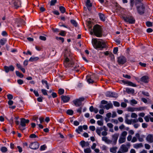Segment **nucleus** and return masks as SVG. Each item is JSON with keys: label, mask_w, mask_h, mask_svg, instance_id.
Returning <instances> with one entry per match:
<instances>
[{"label": "nucleus", "mask_w": 153, "mask_h": 153, "mask_svg": "<svg viewBox=\"0 0 153 153\" xmlns=\"http://www.w3.org/2000/svg\"><path fill=\"white\" fill-rule=\"evenodd\" d=\"M92 43L94 48L96 49H100L101 50H102L103 49L106 47V45L105 42L98 41L96 39H92Z\"/></svg>", "instance_id": "f257e3e1"}, {"label": "nucleus", "mask_w": 153, "mask_h": 153, "mask_svg": "<svg viewBox=\"0 0 153 153\" xmlns=\"http://www.w3.org/2000/svg\"><path fill=\"white\" fill-rule=\"evenodd\" d=\"M94 34L97 37H102V29L100 25L96 24L93 27V29Z\"/></svg>", "instance_id": "f03ea898"}, {"label": "nucleus", "mask_w": 153, "mask_h": 153, "mask_svg": "<svg viewBox=\"0 0 153 153\" xmlns=\"http://www.w3.org/2000/svg\"><path fill=\"white\" fill-rule=\"evenodd\" d=\"M29 120H26L24 118H21L20 124L19 127V129L21 130H23L25 129V127L26 126V124L28 123L29 122Z\"/></svg>", "instance_id": "7ed1b4c3"}, {"label": "nucleus", "mask_w": 153, "mask_h": 153, "mask_svg": "<svg viewBox=\"0 0 153 153\" xmlns=\"http://www.w3.org/2000/svg\"><path fill=\"white\" fill-rule=\"evenodd\" d=\"M123 18L125 21L128 22L129 24H132L135 23V19L132 16H123Z\"/></svg>", "instance_id": "20e7f679"}, {"label": "nucleus", "mask_w": 153, "mask_h": 153, "mask_svg": "<svg viewBox=\"0 0 153 153\" xmlns=\"http://www.w3.org/2000/svg\"><path fill=\"white\" fill-rule=\"evenodd\" d=\"M85 98L84 97H80L79 99H76L73 101V102L76 107L82 105V102L84 101Z\"/></svg>", "instance_id": "39448f33"}, {"label": "nucleus", "mask_w": 153, "mask_h": 153, "mask_svg": "<svg viewBox=\"0 0 153 153\" xmlns=\"http://www.w3.org/2000/svg\"><path fill=\"white\" fill-rule=\"evenodd\" d=\"M126 62V58L123 56H121L118 58L117 62L119 64L123 65Z\"/></svg>", "instance_id": "423d86ee"}, {"label": "nucleus", "mask_w": 153, "mask_h": 153, "mask_svg": "<svg viewBox=\"0 0 153 153\" xmlns=\"http://www.w3.org/2000/svg\"><path fill=\"white\" fill-rule=\"evenodd\" d=\"M39 146V143L36 142L32 143L29 146L30 148L33 149H38Z\"/></svg>", "instance_id": "0eeeda50"}, {"label": "nucleus", "mask_w": 153, "mask_h": 153, "mask_svg": "<svg viewBox=\"0 0 153 153\" xmlns=\"http://www.w3.org/2000/svg\"><path fill=\"white\" fill-rule=\"evenodd\" d=\"M119 136L118 133H115L112 136V140L113 141L112 143L113 145H115L116 144L117 140Z\"/></svg>", "instance_id": "6e6552de"}, {"label": "nucleus", "mask_w": 153, "mask_h": 153, "mask_svg": "<svg viewBox=\"0 0 153 153\" xmlns=\"http://www.w3.org/2000/svg\"><path fill=\"white\" fill-rule=\"evenodd\" d=\"M4 68L5 71L7 73H8L9 71H13L14 69V68L12 65H10L9 66H5Z\"/></svg>", "instance_id": "1a4fd4ad"}, {"label": "nucleus", "mask_w": 153, "mask_h": 153, "mask_svg": "<svg viewBox=\"0 0 153 153\" xmlns=\"http://www.w3.org/2000/svg\"><path fill=\"white\" fill-rule=\"evenodd\" d=\"M137 9L138 12L140 14L142 15L144 13L145 7L143 5L137 7Z\"/></svg>", "instance_id": "9d476101"}, {"label": "nucleus", "mask_w": 153, "mask_h": 153, "mask_svg": "<svg viewBox=\"0 0 153 153\" xmlns=\"http://www.w3.org/2000/svg\"><path fill=\"white\" fill-rule=\"evenodd\" d=\"M106 97H117L116 94L113 92L110 91L106 92Z\"/></svg>", "instance_id": "9b49d317"}, {"label": "nucleus", "mask_w": 153, "mask_h": 153, "mask_svg": "<svg viewBox=\"0 0 153 153\" xmlns=\"http://www.w3.org/2000/svg\"><path fill=\"white\" fill-rule=\"evenodd\" d=\"M61 98L62 100L64 103L68 102L70 100V97H69L66 96L62 95L61 97Z\"/></svg>", "instance_id": "f8f14e48"}, {"label": "nucleus", "mask_w": 153, "mask_h": 153, "mask_svg": "<svg viewBox=\"0 0 153 153\" xmlns=\"http://www.w3.org/2000/svg\"><path fill=\"white\" fill-rule=\"evenodd\" d=\"M121 82L124 84H127L129 86L134 87H136L137 86V85L133 83L132 82L130 81H125L124 80H122Z\"/></svg>", "instance_id": "ddd939ff"}, {"label": "nucleus", "mask_w": 153, "mask_h": 153, "mask_svg": "<svg viewBox=\"0 0 153 153\" xmlns=\"http://www.w3.org/2000/svg\"><path fill=\"white\" fill-rule=\"evenodd\" d=\"M149 77L147 76H142L140 79V81L142 82L146 83H148L149 81Z\"/></svg>", "instance_id": "4468645a"}, {"label": "nucleus", "mask_w": 153, "mask_h": 153, "mask_svg": "<svg viewBox=\"0 0 153 153\" xmlns=\"http://www.w3.org/2000/svg\"><path fill=\"white\" fill-rule=\"evenodd\" d=\"M21 1L20 0H15L14 2V6L15 8L17 9L21 6Z\"/></svg>", "instance_id": "2eb2a0df"}, {"label": "nucleus", "mask_w": 153, "mask_h": 153, "mask_svg": "<svg viewBox=\"0 0 153 153\" xmlns=\"http://www.w3.org/2000/svg\"><path fill=\"white\" fill-rule=\"evenodd\" d=\"M74 65V62L72 61H70L69 63H64V65L66 68L73 67Z\"/></svg>", "instance_id": "dca6fc26"}, {"label": "nucleus", "mask_w": 153, "mask_h": 153, "mask_svg": "<svg viewBox=\"0 0 153 153\" xmlns=\"http://www.w3.org/2000/svg\"><path fill=\"white\" fill-rule=\"evenodd\" d=\"M146 139L150 143L153 142V136L152 134H149L146 137Z\"/></svg>", "instance_id": "f3484780"}, {"label": "nucleus", "mask_w": 153, "mask_h": 153, "mask_svg": "<svg viewBox=\"0 0 153 153\" xmlns=\"http://www.w3.org/2000/svg\"><path fill=\"white\" fill-rule=\"evenodd\" d=\"M121 149L122 151L124 152H126L128 150V148L124 144H123L121 146Z\"/></svg>", "instance_id": "a211bd4d"}, {"label": "nucleus", "mask_w": 153, "mask_h": 153, "mask_svg": "<svg viewBox=\"0 0 153 153\" xmlns=\"http://www.w3.org/2000/svg\"><path fill=\"white\" fill-rule=\"evenodd\" d=\"M126 91L128 94H133L134 92V90L133 89L129 88H126Z\"/></svg>", "instance_id": "6ab92c4d"}, {"label": "nucleus", "mask_w": 153, "mask_h": 153, "mask_svg": "<svg viewBox=\"0 0 153 153\" xmlns=\"http://www.w3.org/2000/svg\"><path fill=\"white\" fill-rule=\"evenodd\" d=\"M98 15L101 20L103 21H105V17L104 14L101 13H99L98 14Z\"/></svg>", "instance_id": "aec40b11"}, {"label": "nucleus", "mask_w": 153, "mask_h": 153, "mask_svg": "<svg viewBox=\"0 0 153 153\" xmlns=\"http://www.w3.org/2000/svg\"><path fill=\"white\" fill-rule=\"evenodd\" d=\"M143 146L142 143H137L134 145V147L135 149H138L139 148L143 147Z\"/></svg>", "instance_id": "412c9836"}, {"label": "nucleus", "mask_w": 153, "mask_h": 153, "mask_svg": "<svg viewBox=\"0 0 153 153\" xmlns=\"http://www.w3.org/2000/svg\"><path fill=\"white\" fill-rule=\"evenodd\" d=\"M82 126H78V128L76 129V131L78 134H80V132L82 131Z\"/></svg>", "instance_id": "4be33fe9"}, {"label": "nucleus", "mask_w": 153, "mask_h": 153, "mask_svg": "<svg viewBox=\"0 0 153 153\" xmlns=\"http://www.w3.org/2000/svg\"><path fill=\"white\" fill-rule=\"evenodd\" d=\"M105 108L107 110H108L110 108H112L113 106L112 103L107 104L106 105H105Z\"/></svg>", "instance_id": "5701e85b"}, {"label": "nucleus", "mask_w": 153, "mask_h": 153, "mask_svg": "<svg viewBox=\"0 0 153 153\" xmlns=\"http://www.w3.org/2000/svg\"><path fill=\"white\" fill-rule=\"evenodd\" d=\"M117 147H114L111 148H110V152L112 153H116L117 152Z\"/></svg>", "instance_id": "b1692460"}, {"label": "nucleus", "mask_w": 153, "mask_h": 153, "mask_svg": "<svg viewBox=\"0 0 153 153\" xmlns=\"http://www.w3.org/2000/svg\"><path fill=\"white\" fill-rule=\"evenodd\" d=\"M59 10L62 13H64L65 12L66 9L65 8L62 6L59 7Z\"/></svg>", "instance_id": "393cba45"}, {"label": "nucleus", "mask_w": 153, "mask_h": 153, "mask_svg": "<svg viewBox=\"0 0 153 153\" xmlns=\"http://www.w3.org/2000/svg\"><path fill=\"white\" fill-rule=\"evenodd\" d=\"M16 74L17 76H18L20 78H23L24 76L19 71H16Z\"/></svg>", "instance_id": "a878e982"}, {"label": "nucleus", "mask_w": 153, "mask_h": 153, "mask_svg": "<svg viewBox=\"0 0 153 153\" xmlns=\"http://www.w3.org/2000/svg\"><path fill=\"white\" fill-rule=\"evenodd\" d=\"M126 141L125 137H120L119 140V143H122Z\"/></svg>", "instance_id": "bb28decb"}, {"label": "nucleus", "mask_w": 153, "mask_h": 153, "mask_svg": "<svg viewBox=\"0 0 153 153\" xmlns=\"http://www.w3.org/2000/svg\"><path fill=\"white\" fill-rule=\"evenodd\" d=\"M39 58L38 57H31L29 59V61L30 62H33L35 61H36L38 60Z\"/></svg>", "instance_id": "cd10ccee"}, {"label": "nucleus", "mask_w": 153, "mask_h": 153, "mask_svg": "<svg viewBox=\"0 0 153 153\" xmlns=\"http://www.w3.org/2000/svg\"><path fill=\"white\" fill-rule=\"evenodd\" d=\"M85 5L87 7H92V4L90 2V0H87L85 3Z\"/></svg>", "instance_id": "c85d7f7f"}, {"label": "nucleus", "mask_w": 153, "mask_h": 153, "mask_svg": "<svg viewBox=\"0 0 153 153\" xmlns=\"http://www.w3.org/2000/svg\"><path fill=\"white\" fill-rule=\"evenodd\" d=\"M125 123L128 124H131L132 123V120H128L126 116V118L125 120Z\"/></svg>", "instance_id": "c756f323"}, {"label": "nucleus", "mask_w": 153, "mask_h": 153, "mask_svg": "<svg viewBox=\"0 0 153 153\" xmlns=\"http://www.w3.org/2000/svg\"><path fill=\"white\" fill-rule=\"evenodd\" d=\"M71 22L75 27H76L77 26V23L75 20H73V19L71 20Z\"/></svg>", "instance_id": "7c9ffc66"}, {"label": "nucleus", "mask_w": 153, "mask_h": 153, "mask_svg": "<svg viewBox=\"0 0 153 153\" xmlns=\"http://www.w3.org/2000/svg\"><path fill=\"white\" fill-rule=\"evenodd\" d=\"M6 40L4 38L0 40V44L2 45H4L5 43Z\"/></svg>", "instance_id": "2f4dec72"}, {"label": "nucleus", "mask_w": 153, "mask_h": 153, "mask_svg": "<svg viewBox=\"0 0 153 153\" xmlns=\"http://www.w3.org/2000/svg\"><path fill=\"white\" fill-rule=\"evenodd\" d=\"M64 90L62 88H60L59 89L58 94L60 95H62L64 93Z\"/></svg>", "instance_id": "473e14b6"}, {"label": "nucleus", "mask_w": 153, "mask_h": 153, "mask_svg": "<svg viewBox=\"0 0 153 153\" xmlns=\"http://www.w3.org/2000/svg\"><path fill=\"white\" fill-rule=\"evenodd\" d=\"M109 56L110 57L112 61L114 60V56L112 53L110 52Z\"/></svg>", "instance_id": "72a5a7b5"}, {"label": "nucleus", "mask_w": 153, "mask_h": 153, "mask_svg": "<svg viewBox=\"0 0 153 153\" xmlns=\"http://www.w3.org/2000/svg\"><path fill=\"white\" fill-rule=\"evenodd\" d=\"M66 32L65 31L61 30L60 32L59 33V34L62 36H65Z\"/></svg>", "instance_id": "f704fd0d"}, {"label": "nucleus", "mask_w": 153, "mask_h": 153, "mask_svg": "<svg viewBox=\"0 0 153 153\" xmlns=\"http://www.w3.org/2000/svg\"><path fill=\"white\" fill-rule=\"evenodd\" d=\"M74 113L73 111L72 110H68L67 111L66 113L69 115H72Z\"/></svg>", "instance_id": "c9c22d12"}, {"label": "nucleus", "mask_w": 153, "mask_h": 153, "mask_svg": "<svg viewBox=\"0 0 153 153\" xmlns=\"http://www.w3.org/2000/svg\"><path fill=\"white\" fill-rule=\"evenodd\" d=\"M1 150L3 152H5L7 151V149L5 147H2L1 148Z\"/></svg>", "instance_id": "e433bc0d"}, {"label": "nucleus", "mask_w": 153, "mask_h": 153, "mask_svg": "<svg viewBox=\"0 0 153 153\" xmlns=\"http://www.w3.org/2000/svg\"><path fill=\"white\" fill-rule=\"evenodd\" d=\"M84 152L85 153H91V150L90 148H87L84 150Z\"/></svg>", "instance_id": "4c0bfd02"}, {"label": "nucleus", "mask_w": 153, "mask_h": 153, "mask_svg": "<svg viewBox=\"0 0 153 153\" xmlns=\"http://www.w3.org/2000/svg\"><path fill=\"white\" fill-rule=\"evenodd\" d=\"M146 25L148 27H151L152 26V22L149 21L146 22Z\"/></svg>", "instance_id": "58836bf2"}, {"label": "nucleus", "mask_w": 153, "mask_h": 153, "mask_svg": "<svg viewBox=\"0 0 153 153\" xmlns=\"http://www.w3.org/2000/svg\"><path fill=\"white\" fill-rule=\"evenodd\" d=\"M57 2V0H52L50 2V5L53 6Z\"/></svg>", "instance_id": "ea45409f"}, {"label": "nucleus", "mask_w": 153, "mask_h": 153, "mask_svg": "<svg viewBox=\"0 0 153 153\" xmlns=\"http://www.w3.org/2000/svg\"><path fill=\"white\" fill-rule=\"evenodd\" d=\"M86 143L84 140H82L80 142V144L82 147H83L85 146Z\"/></svg>", "instance_id": "a19ab883"}, {"label": "nucleus", "mask_w": 153, "mask_h": 153, "mask_svg": "<svg viewBox=\"0 0 153 153\" xmlns=\"http://www.w3.org/2000/svg\"><path fill=\"white\" fill-rule=\"evenodd\" d=\"M41 91L44 95H48L47 91L45 89H42L41 90Z\"/></svg>", "instance_id": "79ce46f5"}, {"label": "nucleus", "mask_w": 153, "mask_h": 153, "mask_svg": "<svg viewBox=\"0 0 153 153\" xmlns=\"http://www.w3.org/2000/svg\"><path fill=\"white\" fill-rule=\"evenodd\" d=\"M56 39L57 40H61L62 43H63L64 41V38L63 37H56Z\"/></svg>", "instance_id": "37998d69"}, {"label": "nucleus", "mask_w": 153, "mask_h": 153, "mask_svg": "<svg viewBox=\"0 0 153 153\" xmlns=\"http://www.w3.org/2000/svg\"><path fill=\"white\" fill-rule=\"evenodd\" d=\"M136 109V108H133L132 107H128V111L131 112H133Z\"/></svg>", "instance_id": "c03bdc74"}, {"label": "nucleus", "mask_w": 153, "mask_h": 153, "mask_svg": "<svg viewBox=\"0 0 153 153\" xmlns=\"http://www.w3.org/2000/svg\"><path fill=\"white\" fill-rule=\"evenodd\" d=\"M29 137L30 138H38V137L36 136L35 134H31L29 136Z\"/></svg>", "instance_id": "a18cd8bd"}, {"label": "nucleus", "mask_w": 153, "mask_h": 153, "mask_svg": "<svg viewBox=\"0 0 153 153\" xmlns=\"http://www.w3.org/2000/svg\"><path fill=\"white\" fill-rule=\"evenodd\" d=\"M113 104L114 106L116 107H119L120 105V103L117 101H113Z\"/></svg>", "instance_id": "49530a36"}, {"label": "nucleus", "mask_w": 153, "mask_h": 153, "mask_svg": "<svg viewBox=\"0 0 153 153\" xmlns=\"http://www.w3.org/2000/svg\"><path fill=\"white\" fill-rule=\"evenodd\" d=\"M52 29L54 33H57L59 32V30L58 28H53Z\"/></svg>", "instance_id": "de8ad7c7"}, {"label": "nucleus", "mask_w": 153, "mask_h": 153, "mask_svg": "<svg viewBox=\"0 0 153 153\" xmlns=\"http://www.w3.org/2000/svg\"><path fill=\"white\" fill-rule=\"evenodd\" d=\"M144 137V136H142L141 137H140L138 139L139 141L142 142L144 141L143 138Z\"/></svg>", "instance_id": "09e8293b"}, {"label": "nucleus", "mask_w": 153, "mask_h": 153, "mask_svg": "<svg viewBox=\"0 0 153 153\" xmlns=\"http://www.w3.org/2000/svg\"><path fill=\"white\" fill-rule=\"evenodd\" d=\"M134 3V0H130V6L131 8L133 7Z\"/></svg>", "instance_id": "8fccbe9b"}, {"label": "nucleus", "mask_w": 153, "mask_h": 153, "mask_svg": "<svg viewBox=\"0 0 153 153\" xmlns=\"http://www.w3.org/2000/svg\"><path fill=\"white\" fill-rule=\"evenodd\" d=\"M17 82L19 85H22L24 82L21 79H19L17 80Z\"/></svg>", "instance_id": "3c124183"}, {"label": "nucleus", "mask_w": 153, "mask_h": 153, "mask_svg": "<svg viewBox=\"0 0 153 153\" xmlns=\"http://www.w3.org/2000/svg\"><path fill=\"white\" fill-rule=\"evenodd\" d=\"M39 38L42 40L45 41L46 39V38L45 37L42 36H39Z\"/></svg>", "instance_id": "603ef678"}, {"label": "nucleus", "mask_w": 153, "mask_h": 153, "mask_svg": "<svg viewBox=\"0 0 153 153\" xmlns=\"http://www.w3.org/2000/svg\"><path fill=\"white\" fill-rule=\"evenodd\" d=\"M87 82L89 83H93L94 82V81L91 78H89L87 79Z\"/></svg>", "instance_id": "864d4df0"}, {"label": "nucleus", "mask_w": 153, "mask_h": 153, "mask_svg": "<svg viewBox=\"0 0 153 153\" xmlns=\"http://www.w3.org/2000/svg\"><path fill=\"white\" fill-rule=\"evenodd\" d=\"M142 94L144 96H147V97H149V95L148 92H145L144 91H142Z\"/></svg>", "instance_id": "5fc2aeb1"}, {"label": "nucleus", "mask_w": 153, "mask_h": 153, "mask_svg": "<svg viewBox=\"0 0 153 153\" xmlns=\"http://www.w3.org/2000/svg\"><path fill=\"white\" fill-rule=\"evenodd\" d=\"M118 51V48L117 47L114 48L113 49V53L114 54H116L117 53Z\"/></svg>", "instance_id": "6e6d98bb"}, {"label": "nucleus", "mask_w": 153, "mask_h": 153, "mask_svg": "<svg viewBox=\"0 0 153 153\" xmlns=\"http://www.w3.org/2000/svg\"><path fill=\"white\" fill-rule=\"evenodd\" d=\"M46 148V146L45 145H43L41 146L40 150H44Z\"/></svg>", "instance_id": "4d7b16f0"}, {"label": "nucleus", "mask_w": 153, "mask_h": 153, "mask_svg": "<svg viewBox=\"0 0 153 153\" xmlns=\"http://www.w3.org/2000/svg\"><path fill=\"white\" fill-rule=\"evenodd\" d=\"M108 140V139L107 137H102V140L104 141H105L106 143Z\"/></svg>", "instance_id": "13d9d810"}, {"label": "nucleus", "mask_w": 153, "mask_h": 153, "mask_svg": "<svg viewBox=\"0 0 153 153\" xmlns=\"http://www.w3.org/2000/svg\"><path fill=\"white\" fill-rule=\"evenodd\" d=\"M127 134V132L126 131H123L121 135V136L122 137H125L126 136Z\"/></svg>", "instance_id": "bf43d9fd"}, {"label": "nucleus", "mask_w": 153, "mask_h": 153, "mask_svg": "<svg viewBox=\"0 0 153 153\" xmlns=\"http://www.w3.org/2000/svg\"><path fill=\"white\" fill-rule=\"evenodd\" d=\"M131 103L132 104H136L137 103V102L134 99L131 100L130 101Z\"/></svg>", "instance_id": "052dcab7"}, {"label": "nucleus", "mask_w": 153, "mask_h": 153, "mask_svg": "<svg viewBox=\"0 0 153 153\" xmlns=\"http://www.w3.org/2000/svg\"><path fill=\"white\" fill-rule=\"evenodd\" d=\"M139 64L141 66L144 67H145L146 65V63H143L141 62H139Z\"/></svg>", "instance_id": "680f3d73"}, {"label": "nucleus", "mask_w": 153, "mask_h": 153, "mask_svg": "<svg viewBox=\"0 0 153 153\" xmlns=\"http://www.w3.org/2000/svg\"><path fill=\"white\" fill-rule=\"evenodd\" d=\"M7 98L9 100H11L13 98V95L11 94H8L7 95Z\"/></svg>", "instance_id": "e2e57ef3"}, {"label": "nucleus", "mask_w": 153, "mask_h": 153, "mask_svg": "<svg viewBox=\"0 0 153 153\" xmlns=\"http://www.w3.org/2000/svg\"><path fill=\"white\" fill-rule=\"evenodd\" d=\"M89 129L91 131H94L95 129V128L94 126H89Z\"/></svg>", "instance_id": "0e129e2a"}, {"label": "nucleus", "mask_w": 153, "mask_h": 153, "mask_svg": "<svg viewBox=\"0 0 153 153\" xmlns=\"http://www.w3.org/2000/svg\"><path fill=\"white\" fill-rule=\"evenodd\" d=\"M121 106L122 107L126 108L127 106V104L126 103L123 102L121 103Z\"/></svg>", "instance_id": "69168bd1"}, {"label": "nucleus", "mask_w": 153, "mask_h": 153, "mask_svg": "<svg viewBox=\"0 0 153 153\" xmlns=\"http://www.w3.org/2000/svg\"><path fill=\"white\" fill-rule=\"evenodd\" d=\"M137 114L135 113H132L131 114V117L132 118H136L137 117Z\"/></svg>", "instance_id": "338daca9"}, {"label": "nucleus", "mask_w": 153, "mask_h": 153, "mask_svg": "<svg viewBox=\"0 0 153 153\" xmlns=\"http://www.w3.org/2000/svg\"><path fill=\"white\" fill-rule=\"evenodd\" d=\"M97 123L98 125L100 126H102L103 125V123L100 120L97 121Z\"/></svg>", "instance_id": "774afa93"}]
</instances>
